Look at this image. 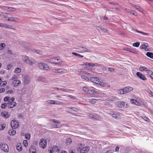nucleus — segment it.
Here are the masks:
<instances>
[{
  "label": "nucleus",
  "mask_w": 153,
  "mask_h": 153,
  "mask_svg": "<svg viewBox=\"0 0 153 153\" xmlns=\"http://www.w3.org/2000/svg\"><path fill=\"white\" fill-rule=\"evenodd\" d=\"M130 101L132 103L134 104L137 106H140L141 105L140 102L135 99H131Z\"/></svg>",
  "instance_id": "17"
},
{
  "label": "nucleus",
  "mask_w": 153,
  "mask_h": 153,
  "mask_svg": "<svg viewBox=\"0 0 153 153\" xmlns=\"http://www.w3.org/2000/svg\"><path fill=\"white\" fill-rule=\"evenodd\" d=\"M21 81L19 79H16L13 81L12 84L14 87L19 85L21 84Z\"/></svg>",
  "instance_id": "10"
},
{
  "label": "nucleus",
  "mask_w": 153,
  "mask_h": 153,
  "mask_svg": "<svg viewBox=\"0 0 153 153\" xmlns=\"http://www.w3.org/2000/svg\"><path fill=\"white\" fill-rule=\"evenodd\" d=\"M54 100H48L47 102L48 103L53 104H54Z\"/></svg>",
  "instance_id": "54"
},
{
  "label": "nucleus",
  "mask_w": 153,
  "mask_h": 153,
  "mask_svg": "<svg viewBox=\"0 0 153 153\" xmlns=\"http://www.w3.org/2000/svg\"><path fill=\"white\" fill-rule=\"evenodd\" d=\"M95 88L91 87L89 88V90L88 94H94L97 93L95 91Z\"/></svg>",
  "instance_id": "12"
},
{
  "label": "nucleus",
  "mask_w": 153,
  "mask_h": 153,
  "mask_svg": "<svg viewBox=\"0 0 153 153\" xmlns=\"http://www.w3.org/2000/svg\"><path fill=\"white\" fill-rule=\"evenodd\" d=\"M0 146L1 150L5 152H8L9 151V149L7 144L3 142L1 143Z\"/></svg>",
  "instance_id": "4"
},
{
  "label": "nucleus",
  "mask_w": 153,
  "mask_h": 153,
  "mask_svg": "<svg viewBox=\"0 0 153 153\" xmlns=\"http://www.w3.org/2000/svg\"><path fill=\"white\" fill-rule=\"evenodd\" d=\"M59 151L58 147L56 146H54L49 151L50 153H53L54 152H57Z\"/></svg>",
  "instance_id": "13"
},
{
  "label": "nucleus",
  "mask_w": 153,
  "mask_h": 153,
  "mask_svg": "<svg viewBox=\"0 0 153 153\" xmlns=\"http://www.w3.org/2000/svg\"><path fill=\"white\" fill-rule=\"evenodd\" d=\"M35 63V60L33 58H28L27 64L29 65H32Z\"/></svg>",
  "instance_id": "18"
},
{
  "label": "nucleus",
  "mask_w": 153,
  "mask_h": 153,
  "mask_svg": "<svg viewBox=\"0 0 153 153\" xmlns=\"http://www.w3.org/2000/svg\"><path fill=\"white\" fill-rule=\"evenodd\" d=\"M5 46V45L4 43H1L0 44V50L3 49Z\"/></svg>",
  "instance_id": "51"
},
{
  "label": "nucleus",
  "mask_w": 153,
  "mask_h": 153,
  "mask_svg": "<svg viewBox=\"0 0 153 153\" xmlns=\"http://www.w3.org/2000/svg\"><path fill=\"white\" fill-rule=\"evenodd\" d=\"M148 68L144 66H141L139 67V70L141 71H145L146 72L148 69Z\"/></svg>",
  "instance_id": "28"
},
{
  "label": "nucleus",
  "mask_w": 153,
  "mask_h": 153,
  "mask_svg": "<svg viewBox=\"0 0 153 153\" xmlns=\"http://www.w3.org/2000/svg\"><path fill=\"white\" fill-rule=\"evenodd\" d=\"M83 74L84 75H85L86 76H89L91 75V74L86 72H84L83 73Z\"/></svg>",
  "instance_id": "59"
},
{
  "label": "nucleus",
  "mask_w": 153,
  "mask_h": 153,
  "mask_svg": "<svg viewBox=\"0 0 153 153\" xmlns=\"http://www.w3.org/2000/svg\"><path fill=\"white\" fill-rule=\"evenodd\" d=\"M30 134L27 133L25 134V137L26 139L29 140L30 139Z\"/></svg>",
  "instance_id": "53"
},
{
  "label": "nucleus",
  "mask_w": 153,
  "mask_h": 153,
  "mask_svg": "<svg viewBox=\"0 0 153 153\" xmlns=\"http://www.w3.org/2000/svg\"><path fill=\"white\" fill-rule=\"evenodd\" d=\"M89 149V147L88 146L82 148L81 149L80 147H79L78 148V149H80V153H88Z\"/></svg>",
  "instance_id": "7"
},
{
  "label": "nucleus",
  "mask_w": 153,
  "mask_h": 153,
  "mask_svg": "<svg viewBox=\"0 0 153 153\" xmlns=\"http://www.w3.org/2000/svg\"><path fill=\"white\" fill-rule=\"evenodd\" d=\"M7 106V103H4L1 104V108H4Z\"/></svg>",
  "instance_id": "56"
},
{
  "label": "nucleus",
  "mask_w": 153,
  "mask_h": 153,
  "mask_svg": "<svg viewBox=\"0 0 153 153\" xmlns=\"http://www.w3.org/2000/svg\"><path fill=\"white\" fill-rule=\"evenodd\" d=\"M16 8L11 7H9L8 11L13 12L16 11Z\"/></svg>",
  "instance_id": "34"
},
{
  "label": "nucleus",
  "mask_w": 153,
  "mask_h": 153,
  "mask_svg": "<svg viewBox=\"0 0 153 153\" xmlns=\"http://www.w3.org/2000/svg\"><path fill=\"white\" fill-rule=\"evenodd\" d=\"M13 91L12 90H10L9 91H8L7 92V94H10L12 93H13Z\"/></svg>",
  "instance_id": "62"
},
{
  "label": "nucleus",
  "mask_w": 153,
  "mask_h": 153,
  "mask_svg": "<svg viewBox=\"0 0 153 153\" xmlns=\"http://www.w3.org/2000/svg\"><path fill=\"white\" fill-rule=\"evenodd\" d=\"M124 49L125 51H129L133 53H136L137 52L135 50L129 48H125Z\"/></svg>",
  "instance_id": "26"
},
{
  "label": "nucleus",
  "mask_w": 153,
  "mask_h": 153,
  "mask_svg": "<svg viewBox=\"0 0 153 153\" xmlns=\"http://www.w3.org/2000/svg\"><path fill=\"white\" fill-rule=\"evenodd\" d=\"M133 90V88L131 87L127 86L124 88V90H125L126 93L129 92Z\"/></svg>",
  "instance_id": "21"
},
{
  "label": "nucleus",
  "mask_w": 153,
  "mask_h": 153,
  "mask_svg": "<svg viewBox=\"0 0 153 153\" xmlns=\"http://www.w3.org/2000/svg\"><path fill=\"white\" fill-rule=\"evenodd\" d=\"M11 126L12 128L16 129L19 126L17 121L14 120H12L10 123Z\"/></svg>",
  "instance_id": "5"
},
{
  "label": "nucleus",
  "mask_w": 153,
  "mask_h": 153,
  "mask_svg": "<svg viewBox=\"0 0 153 153\" xmlns=\"http://www.w3.org/2000/svg\"><path fill=\"white\" fill-rule=\"evenodd\" d=\"M10 97H5L4 99V101L7 102V101H9L10 100Z\"/></svg>",
  "instance_id": "57"
},
{
  "label": "nucleus",
  "mask_w": 153,
  "mask_h": 153,
  "mask_svg": "<svg viewBox=\"0 0 153 153\" xmlns=\"http://www.w3.org/2000/svg\"><path fill=\"white\" fill-rule=\"evenodd\" d=\"M7 17H6L5 20L11 22H19V19L17 17L13 16L11 15L10 13H7Z\"/></svg>",
  "instance_id": "2"
},
{
  "label": "nucleus",
  "mask_w": 153,
  "mask_h": 153,
  "mask_svg": "<svg viewBox=\"0 0 153 153\" xmlns=\"http://www.w3.org/2000/svg\"><path fill=\"white\" fill-rule=\"evenodd\" d=\"M7 104L9 105L8 108H11L16 106V102H11L9 101L7 102Z\"/></svg>",
  "instance_id": "16"
},
{
  "label": "nucleus",
  "mask_w": 153,
  "mask_h": 153,
  "mask_svg": "<svg viewBox=\"0 0 153 153\" xmlns=\"http://www.w3.org/2000/svg\"><path fill=\"white\" fill-rule=\"evenodd\" d=\"M146 54L147 56L153 59V53H152L148 52Z\"/></svg>",
  "instance_id": "33"
},
{
  "label": "nucleus",
  "mask_w": 153,
  "mask_h": 153,
  "mask_svg": "<svg viewBox=\"0 0 153 153\" xmlns=\"http://www.w3.org/2000/svg\"><path fill=\"white\" fill-rule=\"evenodd\" d=\"M82 90L88 94L89 88H88L86 87H84L82 88Z\"/></svg>",
  "instance_id": "39"
},
{
  "label": "nucleus",
  "mask_w": 153,
  "mask_h": 153,
  "mask_svg": "<svg viewBox=\"0 0 153 153\" xmlns=\"http://www.w3.org/2000/svg\"><path fill=\"white\" fill-rule=\"evenodd\" d=\"M132 30L133 31H135L137 32L141 33L142 34H143L144 35H145V36H149V33H144V32H142L141 31H139L138 30H137L134 29V30Z\"/></svg>",
  "instance_id": "31"
},
{
  "label": "nucleus",
  "mask_w": 153,
  "mask_h": 153,
  "mask_svg": "<svg viewBox=\"0 0 153 153\" xmlns=\"http://www.w3.org/2000/svg\"><path fill=\"white\" fill-rule=\"evenodd\" d=\"M148 47V45L147 43L143 44V45H142L140 46V48L141 49H146V48H147Z\"/></svg>",
  "instance_id": "35"
},
{
  "label": "nucleus",
  "mask_w": 153,
  "mask_h": 153,
  "mask_svg": "<svg viewBox=\"0 0 153 153\" xmlns=\"http://www.w3.org/2000/svg\"><path fill=\"white\" fill-rule=\"evenodd\" d=\"M140 45V42H137L134 43L133 44V45L134 47H138Z\"/></svg>",
  "instance_id": "45"
},
{
  "label": "nucleus",
  "mask_w": 153,
  "mask_h": 153,
  "mask_svg": "<svg viewBox=\"0 0 153 153\" xmlns=\"http://www.w3.org/2000/svg\"><path fill=\"white\" fill-rule=\"evenodd\" d=\"M135 8L138 10L140 12H142L143 11L142 9L140 7L136 6H135Z\"/></svg>",
  "instance_id": "49"
},
{
  "label": "nucleus",
  "mask_w": 153,
  "mask_h": 153,
  "mask_svg": "<svg viewBox=\"0 0 153 153\" xmlns=\"http://www.w3.org/2000/svg\"><path fill=\"white\" fill-rule=\"evenodd\" d=\"M5 127V126L4 125H2L0 126V130H2L4 129Z\"/></svg>",
  "instance_id": "61"
},
{
  "label": "nucleus",
  "mask_w": 153,
  "mask_h": 153,
  "mask_svg": "<svg viewBox=\"0 0 153 153\" xmlns=\"http://www.w3.org/2000/svg\"><path fill=\"white\" fill-rule=\"evenodd\" d=\"M21 71V69L20 68H17L14 71V72L16 73H18L20 72Z\"/></svg>",
  "instance_id": "43"
},
{
  "label": "nucleus",
  "mask_w": 153,
  "mask_h": 153,
  "mask_svg": "<svg viewBox=\"0 0 153 153\" xmlns=\"http://www.w3.org/2000/svg\"><path fill=\"white\" fill-rule=\"evenodd\" d=\"M46 140L44 139H41L39 142L40 146L41 148H44L46 147Z\"/></svg>",
  "instance_id": "6"
},
{
  "label": "nucleus",
  "mask_w": 153,
  "mask_h": 153,
  "mask_svg": "<svg viewBox=\"0 0 153 153\" xmlns=\"http://www.w3.org/2000/svg\"><path fill=\"white\" fill-rule=\"evenodd\" d=\"M136 75L138 77H139L140 79L143 80H146L147 79L145 76L139 72H137L136 73Z\"/></svg>",
  "instance_id": "14"
},
{
  "label": "nucleus",
  "mask_w": 153,
  "mask_h": 153,
  "mask_svg": "<svg viewBox=\"0 0 153 153\" xmlns=\"http://www.w3.org/2000/svg\"><path fill=\"white\" fill-rule=\"evenodd\" d=\"M88 76H86L84 75H82L81 76V77L82 79H84L86 81H88L89 80V78H88Z\"/></svg>",
  "instance_id": "37"
},
{
  "label": "nucleus",
  "mask_w": 153,
  "mask_h": 153,
  "mask_svg": "<svg viewBox=\"0 0 153 153\" xmlns=\"http://www.w3.org/2000/svg\"><path fill=\"white\" fill-rule=\"evenodd\" d=\"M53 71L56 73H65L67 71L63 68H59L57 69H53Z\"/></svg>",
  "instance_id": "9"
},
{
  "label": "nucleus",
  "mask_w": 153,
  "mask_h": 153,
  "mask_svg": "<svg viewBox=\"0 0 153 153\" xmlns=\"http://www.w3.org/2000/svg\"><path fill=\"white\" fill-rule=\"evenodd\" d=\"M68 108L72 110L73 111H74L77 112L79 111V109L78 108L75 107H68Z\"/></svg>",
  "instance_id": "38"
},
{
  "label": "nucleus",
  "mask_w": 153,
  "mask_h": 153,
  "mask_svg": "<svg viewBox=\"0 0 153 153\" xmlns=\"http://www.w3.org/2000/svg\"><path fill=\"white\" fill-rule=\"evenodd\" d=\"M100 99H91L89 100V102L90 103L94 104L96 103L97 101L100 102L101 101Z\"/></svg>",
  "instance_id": "19"
},
{
  "label": "nucleus",
  "mask_w": 153,
  "mask_h": 153,
  "mask_svg": "<svg viewBox=\"0 0 153 153\" xmlns=\"http://www.w3.org/2000/svg\"><path fill=\"white\" fill-rule=\"evenodd\" d=\"M98 64H94L93 63H90V68H93L95 66H98Z\"/></svg>",
  "instance_id": "52"
},
{
  "label": "nucleus",
  "mask_w": 153,
  "mask_h": 153,
  "mask_svg": "<svg viewBox=\"0 0 153 153\" xmlns=\"http://www.w3.org/2000/svg\"><path fill=\"white\" fill-rule=\"evenodd\" d=\"M112 116L116 119H120L121 118L122 116L121 114L118 112H114L112 114Z\"/></svg>",
  "instance_id": "8"
},
{
  "label": "nucleus",
  "mask_w": 153,
  "mask_h": 153,
  "mask_svg": "<svg viewBox=\"0 0 153 153\" xmlns=\"http://www.w3.org/2000/svg\"><path fill=\"white\" fill-rule=\"evenodd\" d=\"M118 107L120 108H125V104L124 102L123 101L120 102V103H119Z\"/></svg>",
  "instance_id": "30"
},
{
  "label": "nucleus",
  "mask_w": 153,
  "mask_h": 153,
  "mask_svg": "<svg viewBox=\"0 0 153 153\" xmlns=\"http://www.w3.org/2000/svg\"><path fill=\"white\" fill-rule=\"evenodd\" d=\"M18 77L15 75L14 74L13 76L11 78V80L13 81L14 80H16L17 79Z\"/></svg>",
  "instance_id": "46"
},
{
  "label": "nucleus",
  "mask_w": 153,
  "mask_h": 153,
  "mask_svg": "<svg viewBox=\"0 0 153 153\" xmlns=\"http://www.w3.org/2000/svg\"><path fill=\"white\" fill-rule=\"evenodd\" d=\"M30 153H36V150L35 147L32 146L29 149Z\"/></svg>",
  "instance_id": "20"
},
{
  "label": "nucleus",
  "mask_w": 153,
  "mask_h": 153,
  "mask_svg": "<svg viewBox=\"0 0 153 153\" xmlns=\"http://www.w3.org/2000/svg\"><path fill=\"white\" fill-rule=\"evenodd\" d=\"M12 67L13 66L11 65H8L7 66L6 69L8 70H10V69L12 68Z\"/></svg>",
  "instance_id": "58"
},
{
  "label": "nucleus",
  "mask_w": 153,
  "mask_h": 153,
  "mask_svg": "<svg viewBox=\"0 0 153 153\" xmlns=\"http://www.w3.org/2000/svg\"><path fill=\"white\" fill-rule=\"evenodd\" d=\"M8 7H9L8 6H3L2 7V9L8 11Z\"/></svg>",
  "instance_id": "63"
},
{
  "label": "nucleus",
  "mask_w": 153,
  "mask_h": 153,
  "mask_svg": "<svg viewBox=\"0 0 153 153\" xmlns=\"http://www.w3.org/2000/svg\"><path fill=\"white\" fill-rule=\"evenodd\" d=\"M53 126L55 128H59L60 127V125L57 124H54L53 125Z\"/></svg>",
  "instance_id": "64"
},
{
  "label": "nucleus",
  "mask_w": 153,
  "mask_h": 153,
  "mask_svg": "<svg viewBox=\"0 0 153 153\" xmlns=\"http://www.w3.org/2000/svg\"><path fill=\"white\" fill-rule=\"evenodd\" d=\"M2 116L6 118H7L9 117L8 113L6 111H3L1 113Z\"/></svg>",
  "instance_id": "23"
},
{
  "label": "nucleus",
  "mask_w": 153,
  "mask_h": 153,
  "mask_svg": "<svg viewBox=\"0 0 153 153\" xmlns=\"http://www.w3.org/2000/svg\"><path fill=\"white\" fill-rule=\"evenodd\" d=\"M62 103L59 101H55L54 104L59 105L61 104Z\"/></svg>",
  "instance_id": "60"
},
{
  "label": "nucleus",
  "mask_w": 153,
  "mask_h": 153,
  "mask_svg": "<svg viewBox=\"0 0 153 153\" xmlns=\"http://www.w3.org/2000/svg\"><path fill=\"white\" fill-rule=\"evenodd\" d=\"M146 72L150 76L153 74V72L152 71L150 70L148 68Z\"/></svg>",
  "instance_id": "41"
},
{
  "label": "nucleus",
  "mask_w": 153,
  "mask_h": 153,
  "mask_svg": "<svg viewBox=\"0 0 153 153\" xmlns=\"http://www.w3.org/2000/svg\"><path fill=\"white\" fill-rule=\"evenodd\" d=\"M98 84H99L102 87L105 86L106 85V84L105 82H100L99 81V83H98Z\"/></svg>",
  "instance_id": "44"
},
{
  "label": "nucleus",
  "mask_w": 153,
  "mask_h": 153,
  "mask_svg": "<svg viewBox=\"0 0 153 153\" xmlns=\"http://www.w3.org/2000/svg\"><path fill=\"white\" fill-rule=\"evenodd\" d=\"M72 140L71 138H68L66 140L65 143L66 145H68L72 143Z\"/></svg>",
  "instance_id": "27"
},
{
  "label": "nucleus",
  "mask_w": 153,
  "mask_h": 153,
  "mask_svg": "<svg viewBox=\"0 0 153 153\" xmlns=\"http://www.w3.org/2000/svg\"><path fill=\"white\" fill-rule=\"evenodd\" d=\"M16 131L13 129L10 130L8 132V133L10 135H14L16 134Z\"/></svg>",
  "instance_id": "24"
},
{
  "label": "nucleus",
  "mask_w": 153,
  "mask_h": 153,
  "mask_svg": "<svg viewBox=\"0 0 153 153\" xmlns=\"http://www.w3.org/2000/svg\"><path fill=\"white\" fill-rule=\"evenodd\" d=\"M90 63L86 62L85 63L82 65L85 66V67L86 68H90Z\"/></svg>",
  "instance_id": "42"
},
{
  "label": "nucleus",
  "mask_w": 153,
  "mask_h": 153,
  "mask_svg": "<svg viewBox=\"0 0 153 153\" xmlns=\"http://www.w3.org/2000/svg\"><path fill=\"white\" fill-rule=\"evenodd\" d=\"M90 79L91 82L95 83L97 84L99 82V78L97 77H91Z\"/></svg>",
  "instance_id": "11"
},
{
  "label": "nucleus",
  "mask_w": 153,
  "mask_h": 153,
  "mask_svg": "<svg viewBox=\"0 0 153 153\" xmlns=\"http://www.w3.org/2000/svg\"><path fill=\"white\" fill-rule=\"evenodd\" d=\"M7 82L5 81H4L0 83V86H4L6 85Z\"/></svg>",
  "instance_id": "47"
},
{
  "label": "nucleus",
  "mask_w": 153,
  "mask_h": 153,
  "mask_svg": "<svg viewBox=\"0 0 153 153\" xmlns=\"http://www.w3.org/2000/svg\"><path fill=\"white\" fill-rule=\"evenodd\" d=\"M81 50L83 52H90V51L89 50H88L86 48L84 47H81L80 48Z\"/></svg>",
  "instance_id": "32"
},
{
  "label": "nucleus",
  "mask_w": 153,
  "mask_h": 153,
  "mask_svg": "<svg viewBox=\"0 0 153 153\" xmlns=\"http://www.w3.org/2000/svg\"><path fill=\"white\" fill-rule=\"evenodd\" d=\"M45 61L49 62L58 65H60L62 62V61L56 57H53L50 58H48L45 59Z\"/></svg>",
  "instance_id": "1"
},
{
  "label": "nucleus",
  "mask_w": 153,
  "mask_h": 153,
  "mask_svg": "<svg viewBox=\"0 0 153 153\" xmlns=\"http://www.w3.org/2000/svg\"><path fill=\"white\" fill-rule=\"evenodd\" d=\"M23 144L25 147H27L28 145V141L26 140H25L23 141Z\"/></svg>",
  "instance_id": "50"
},
{
  "label": "nucleus",
  "mask_w": 153,
  "mask_h": 153,
  "mask_svg": "<svg viewBox=\"0 0 153 153\" xmlns=\"http://www.w3.org/2000/svg\"><path fill=\"white\" fill-rule=\"evenodd\" d=\"M16 149L19 152L22 151V146L20 144H18L16 146Z\"/></svg>",
  "instance_id": "29"
},
{
  "label": "nucleus",
  "mask_w": 153,
  "mask_h": 153,
  "mask_svg": "<svg viewBox=\"0 0 153 153\" xmlns=\"http://www.w3.org/2000/svg\"><path fill=\"white\" fill-rule=\"evenodd\" d=\"M51 121H53L54 123L59 124L60 123V122H59L58 121L56 120L55 119H52L51 120Z\"/></svg>",
  "instance_id": "55"
},
{
  "label": "nucleus",
  "mask_w": 153,
  "mask_h": 153,
  "mask_svg": "<svg viewBox=\"0 0 153 153\" xmlns=\"http://www.w3.org/2000/svg\"><path fill=\"white\" fill-rule=\"evenodd\" d=\"M7 13H3L2 12H0V17H3L5 19H6V17H7Z\"/></svg>",
  "instance_id": "25"
},
{
  "label": "nucleus",
  "mask_w": 153,
  "mask_h": 153,
  "mask_svg": "<svg viewBox=\"0 0 153 153\" xmlns=\"http://www.w3.org/2000/svg\"><path fill=\"white\" fill-rule=\"evenodd\" d=\"M30 82V79L27 76H25L24 78V83L25 85L29 84Z\"/></svg>",
  "instance_id": "15"
},
{
  "label": "nucleus",
  "mask_w": 153,
  "mask_h": 153,
  "mask_svg": "<svg viewBox=\"0 0 153 153\" xmlns=\"http://www.w3.org/2000/svg\"><path fill=\"white\" fill-rule=\"evenodd\" d=\"M125 10H126L127 12L130 13L131 14H132L133 15H134V11L132 10H131L127 9H125Z\"/></svg>",
  "instance_id": "48"
},
{
  "label": "nucleus",
  "mask_w": 153,
  "mask_h": 153,
  "mask_svg": "<svg viewBox=\"0 0 153 153\" xmlns=\"http://www.w3.org/2000/svg\"><path fill=\"white\" fill-rule=\"evenodd\" d=\"M33 52L34 53H36L37 54L40 55H42L43 54L42 52L41 51L39 50H34L33 51Z\"/></svg>",
  "instance_id": "36"
},
{
  "label": "nucleus",
  "mask_w": 153,
  "mask_h": 153,
  "mask_svg": "<svg viewBox=\"0 0 153 153\" xmlns=\"http://www.w3.org/2000/svg\"><path fill=\"white\" fill-rule=\"evenodd\" d=\"M38 66L40 69L43 70L48 71L50 69V68L48 65L44 62H41L38 63Z\"/></svg>",
  "instance_id": "3"
},
{
  "label": "nucleus",
  "mask_w": 153,
  "mask_h": 153,
  "mask_svg": "<svg viewBox=\"0 0 153 153\" xmlns=\"http://www.w3.org/2000/svg\"><path fill=\"white\" fill-rule=\"evenodd\" d=\"M118 93L121 94H126L125 90H124V88L118 91Z\"/></svg>",
  "instance_id": "40"
},
{
  "label": "nucleus",
  "mask_w": 153,
  "mask_h": 153,
  "mask_svg": "<svg viewBox=\"0 0 153 153\" xmlns=\"http://www.w3.org/2000/svg\"><path fill=\"white\" fill-rule=\"evenodd\" d=\"M28 58L29 57L28 56H21V58L22 61L27 64Z\"/></svg>",
  "instance_id": "22"
}]
</instances>
